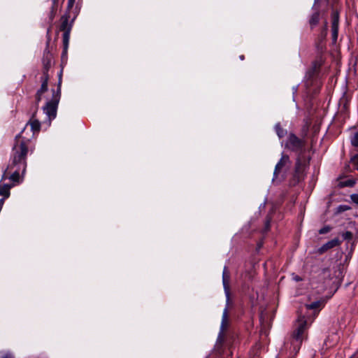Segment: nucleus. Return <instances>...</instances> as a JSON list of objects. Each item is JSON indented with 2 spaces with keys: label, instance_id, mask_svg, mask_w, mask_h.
<instances>
[{
  "label": "nucleus",
  "instance_id": "6ab92c4d",
  "mask_svg": "<svg viewBox=\"0 0 358 358\" xmlns=\"http://www.w3.org/2000/svg\"><path fill=\"white\" fill-rule=\"evenodd\" d=\"M322 306V302L320 301H314L310 304H306V307L309 310H320Z\"/></svg>",
  "mask_w": 358,
  "mask_h": 358
},
{
  "label": "nucleus",
  "instance_id": "c9c22d12",
  "mask_svg": "<svg viewBox=\"0 0 358 358\" xmlns=\"http://www.w3.org/2000/svg\"><path fill=\"white\" fill-rule=\"evenodd\" d=\"M294 280H296V281H300L301 279L300 277L296 276V277L294 278Z\"/></svg>",
  "mask_w": 358,
  "mask_h": 358
},
{
  "label": "nucleus",
  "instance_id": "a878e982",
  "mask_svg": "<svg viewBox=\"0 0 358 358\" xmlns=\"http://www.w3.org/2000/svg\"><path fill=\"white\" fill-rule=\"evenodd\" d=\"M351 162L354 165L355 168L358 171V154L355 155L352 159Z\"/></svg>",
  "mask_w": 358,
  "mask_h": 358
},
{
  "label": "nucleus",
  "instance_id": "393cba45",
  "mask_svg": "<svg viewBox=\"0 0 358 358\" xmlns=\"http://www.w3.org/2000/svg\"><path fill=\"white\" fill-rule=\"evenodd\" d=\"M350 209V207L348 205H340L337 207L336 212L338 213L347 211Z\"/></svg>",
  "mask_w": 358,
  "mask_h": 358
},
{
  "label": "nucleus",
  "instance_id": "7ed1b4c3",
  "mask_svg": "<svg viewBox=\"0 0 358 358\" xmlns=\"http://www.w3.org/2000/svg\"><path fill=\"white\" fill-rule=\"evenodd\" d=\"M62 76V71H61L59 74V80L57 90H52L51 99L48 100L45 103V106L42 108L50 122L57 116V108L61 98Z\"/></svg>",
  "mask_w": 358,
  "mask_h": 358
},
{
  "label": "nucleus",
  "instance_id": "c756f323",
  "mask_svg": "<svg viewBox=\"0 0 358 358\" xmlns=\"http://www.w3.org/2000/svg\"><path fill=\"white\" fill-rule=\"evenodd\" d=\"M351 199L354 203L358 204V194H352Z\"/></svg>",
  "mask_w": 358,
  "mask_h": 358
},
{
  "label": "nucleus",
  "instance_id": "b1692460",
  "mask_svg": "<svg viewBox=\"0 0 358 358\" xmlns=\"http://www.w3.org/2000/svg\"><path fill=\"white\" fill-rule=\"evenodd\" d=\"M350 141L354 147H358V131L351 137Z\"/></svg>",
  "mask_w": 358,
  "mask_h": 358
},
{
  "label": "nucleus",
  "instance_id": "58836bf2",
  "mask_svg": "<svg viewBox=\"0 0 358 358\" xmlns=\"http://www.w3.org/2000/svg\"><path fill=\"white\" fill-rule=\"evenodd\" d=\"M68 1L74 3L76 0H68Z\"/></svg>",
  "mask_w": 358,
  "mask_h": 358
},
{
  "label": "nucleus",
  "instance_id": "2f4dec72",
  "mask_svg": "<svg viewBox=\"0 0 358 358\" xmlns=\"http://www.w3.org/2000/svg\"><path fill=\"white\" fill-rule=\"evenodd\" d=\"M5 199L2 198L0 199V210H1L3 203H4Z\"/></svg>",
  "mask_w": 358,
  "mask_h": 358
},
{
  "label": "nucleus",
  "instance_id": "2eb2a0df",
  "mask_svg": "<svg viewBox=\"0 0 358 358\" xmlns=\"http://www.w3.org/2000/svg\"><path fill=\"white\" fill-rule=\"evenodd\" d=\"M43 94L38 93L36 92L35 94V103L31 107V110H33V115L35 116L39 107V103L42 99Z\"/></svg>",
  "mask_w": 358,
  "mask_h": 358
},
{
  "label": "nucleus",
  "instance_id": "cd10ccee",
  "mask_svg": "<svg viewBox=\"0 0 358 358\" xmlns=\"http://www.w3.org/2000/svg\"><path fill=\"white\" fill-rule=\"evenodd\" d=\"M331 227H329V226H326V227H322V229H320L319 231V233L320 234H327L328 232H329L331 231Z\"/></svg>",
  "mask_w": 358,
  "mask_h": 358
},
{
  "label": "nucleus",
  "instance_id": "f704fd0d",
  "mask_svg": "<svg viewBox=\"0 0 358 358\" xmlns=\"http://www.w3.org/2000/svg\"><path fill=\"white\" fill-rule=\"evenodd\" d=\"M321 0H315V3L314 4L315 5H318L319 4V2ZM327 1H328L329 0H326Z\"/></svg>",
  "mask_w": 358,
  "mask_h": 358
},
{
  "label": "nucleus",
  "instance_id": "20e7f679",
  "mask_svg": "<svg viewBox=\"0 0 358 358\" xmlns=\"http://www.w3.org/2000/svg\"><path fill=\"white\" fill-rule=\"evenodd\" d=\"M308 329V323L303 317H300L296 324L295 329L292 334V345L294 350L296 352L299 350L303 338H305V333Z\"/></svg>",
  "mask_w": 358,
  "mask_h": 358
},
{
  "label": "nucleus",
  "instance_id": "7c9ffc66",
  "mask_svg": "<svg viewBox=\"0 0 358 358\" xmlns=\"http://www.w3.org/2000/svg\"><path fill=\"white\" fill-rule=\"evenodd\" d=\"M74 3L68 1L67 3V11L66 13H69L71 9L73 8Z\"/></svg>",
  "mask_w": 358,
  "mask_h": 358
},
{
  "label": "nucleus",
  "instance_id": "4be33fe9",
  "mask_svg": "<svg viewBox=\"0 0 358 358\" xmlns=\"http://www.w3.org/2000/svg\"><path fill=\"white\" fill-rule=\"evenodd\" d=\"M0 358H15V355L10 351H0Z\"/></svg>",
  "mask_w": 358,
  "mask_h": 358
},
{
  "label": "nucleus",
  "instance_id": "f3484780",
  "mask_svg": "<svg viewBox=\"0 0 358 358\" xmlns=\"http://www.w3.org/2000/svg\"><path fill=\"white\" fill-rule=\"evenodd\" d=\"M58 2H59V0H52L51 10H50V20L51 21L54 19V17L56 15V11H57V6H58Z\"/></svg>",
  "mask_w": 358,
  "mask_h": 358
},
{
  "label": "nucleus",
  "instance_id": "4c0bfd02",
  "mask_svg": "<svg viewBox=\"0 0 358 358\" xmlns=\"http://www.w3.org/2000/svg\"><path fill=\"white\" fill-rule=\"evenodd\" d=\"M324 273H329V270L327 268L324 269Z\"/></svg>",
  "mask_w": 358,
  "mask_h": 358
},
{
  "label": "nucleus",
  "instance_id": "c85d7f7f",
  "mask_svg": "<svg viewBox=\"0 0 358 358\" xmlns=\"http://www.w3.org/2000/svg\"><path fill=\"white\" fill-rule=\"evenodd\" d=\"M48 86L41 84V87L37 90V92L43 94L45 92H46L48 91Z\"/></svg>",
  "mask_w": 358,
  "mask_h": 358
},
{
  "label": "nucleus",
  "instance_id": "0eeeda50",
  "mask_svg": "<svg viewBox=\"0 0 358 358\" xmlns=\"http://www.w3.org/2000/svg\"><path fill=\"white\" fill-rule=\"evenodd\" d=\"M312 10V13L310 14L308 18V23L310 30L314 29L319 24L322 19L326 20L324 17L325 13L320 11L319 5L313 4Z\"/></svg>",
  "mask_w": 358,
  "mask_h": 358
},
{
  "label": "nucleus",
  "instance_id": "e433bc0d",
  "mask_svg": "<svg viewBox=\"0 0 358 358\" xmlns=\"http://www.w3.org/2000/svg\"><path fill=\"white\" fill-rule=\"evenodd\" d=\"M244 58H245V57H244V55H241V56H240V59H241V60H243V59H244Z\"/></svg>",
  "mask_w": 358,
  "mask_h": 358
},
{
  "label": "nucleus",
  "instance_id": "a19ab883",
  "mask_svg": "<svg viewBox=\"0 0 358 358\" xmlns=\"http://www.w3.org/2000/svg\"><path fill=\"white\" fill-rule=\"evenodd\" d=\"M309 161H310V158H308V160H307V163L308 164L309 163Z\"/></svg>",
  "mask_w": 358,
  "mask_h": 358
},
{
  "label": "nucleus",
  "instance_id": "72a5a7b5",
  "mask_svg": "<svg viewBox=\"0 0 358 358\" xmlns=\"http://www.w3.org/2000/svg\"><path fill=\"white\" fill-rule=\"evenodd\" d=\"M221 340H222V338H221V333H220V336H219V337H218V338H217V346H218V345H219V343H219V342H220V341H221Z\"/></svg>",
  "mask_w": 358,
  "mask_h": 358
},
{
  "label": "nucleus",
  "instance_id": "1a4fd4ad",
  "mask_svg": "<svg viewBox=\"0 0 358 358\" xmlns=\"http://www.w3.org/2000/svg\"><path fill=\"white\" fill-rule=\"evenodd\" d=\"M52 59V55L50 52L46 48L43 52V72L48 73V71L51 66V62Z\"/></svg>",
  "mask_w": 358,
  "mask_h": 358
},
{
  "label": "nucleus",
  "instance_id": "bb28decb",
  "mask_svg": "<svg viewBox=\"0 0 358 358\" xmlns=\"http://www.w3.org/2000/svg\"><path fill=\"white\" fill-rule=\"evenodd\" d=\"M342 236L345 240H351L352 238V233L350 231H346L342 234Z\"/></svg>",
  "mask_w": 358,
  "mask_h": 358
},
{
  "label": "nucleus",
  "instance_id": "412c9836",
  "mask_svg": "<svg viewBox=\"0 0 358 358\" xmlns=\"http://www.w3.org/2000/svg\"><path fill=\"white\" fill-rule=\"evenodd\" d=\"M49 74L47 72H43V75L41 77V82L42 85L48 86Z\"/></svg>",
  "mask_w": 358,
  "mask_h": 358
},
{
  "label": "nucleus",
  "instance_id": "423d86ee",
  "mask_svg": "<svg viewBox=\"0 0 358 358\" xmlns=\"http://www.w3.org/2000/svg\"><path fill=\"white\" fill-rule=\"evenodd\" d=\"M290 164L289 157L287 155H282V157L275 166L273 181H281L285 178V175L287 165Z\"/></svg>",
  "mask_w": 358,
  "mask_h": 358
},
{
  "label": "nucleus",
  "instance_id": "9b49d317",
  "mask_svg": "<svg viewBox=\"0 0 358 358\" xmlns=\"http://www.w3.org/2000/svg\"><path fill=\"white\" fill-rule=\"evenodd\" d=\"M341 243V241L339 240V238H335L328 241L327 243H324L323 245H322L319 248L318 251L320 254H322V253L328 251L329 250L339 245Z\"/></svg>",
  "mask_w": 358,
  "mask_h": 358
},
{
  "label": "nucleus",
  "instance_id": "4468645a",
  "mask_svg": "<svg viewBox=\"0 0 358 358\" xmlns=\"http://www.w3.org/2000/svg\"><path fill=\"white\" fill-rule=\"evenodd\" d=\"M36 115L34 116L33 114L31 115V119L27 122V125H30V128L31 131L33 132V135L36 132H38L41 129V123L40 122L35 118Z\"/></svg>",
  "mask_w": 358,
  "mask_h": 358
},
{
  "label": "nucleus",
  "instance_id": "dca6fc26",
  "mask_svg": "<svg viewBox=\"0 0 358 358\" xmlns=\"http://www.w3.org/2000/svg\"><path fill=\"white\" fill-rule=\"evenodd\" d=\"M327 31H328V22H327V20H324V24L322 26V28L321 29L320 34V40L321 42L325 39V38L327 35Z\"/></svg>",
  "mask_w": 358,
  "mask_h": 358
},
{
  "label": "nucleus",
  "instance_id": "5701e85b",
  "mask_svg": "<svg viewBox=\"0 0 358 358\" xmlns=\"http://www.w3.org/2000/svg\"><path fill=\"white\" fill-rule=\"evenodd\" d=\"M355 181L352 180H346L340 182L341 187H352L355 185Z\"/></svg>",
  "mask_w": 358,
  "mask_h": 358
},
{
  "label": "nucleus",
  "instance_id": "39448f33",
  "mask_svg": "<svg viewBox=\"0 0 358 358\" xmlns=\"http://www.w3.org/2000/svg\"><path fill=\"white\" fill-rule=\"evenodd\" d=\"M70 18V13H65L64 15L61 17L60 21L61 24L59 26V31H63V45H64V50L62 52V56L66 55L67 49L69 43L70 38V33L72 29V21L69 23V20Z\"/></svg>",
  "mask_w": 358,
  "mask_h": 358
},
{
  "label": "nucleus",
  "instance_id": "f03ea898",
  "mask_svg": "<svg viewBox=\"0 0 358 358\" xmlns=\"http://www.w3.org/2000/svg\"><path fill=\"white\" fill-rule=\"evenodd\" d=\"M285 148L297 155L295 164V172L299 173L301 171L302 167L306 163L303 159V155L306 151V141L299 138L295 134L291 133L287 137Z\"/></svg>",
  "mask_w": 358,
  "mask_h": 358
},
{
  "label": "nucleus",
  "instance_id": "aec40b11",
  "mask_svg": "<svg viewBox=\"0 0 358 358\" xmlns=\"http://www.w3.org/2000/svg\"><path fill=\"white\" fill-rule=\"evenodd\" d=\"M227 324H228L227 308H225L223 311V314H222L221 330L223 331L227 327Z\"/></svg>",
  "mask_w": 358,
  "mask_h": 358
},
{
  "label": "nucleus",
  "instance_id": "6e6552de",
  "mask_svg": "<svg viewBox=\"0 0 358 358\" xmlns=\"http://www.w3.org/2000/svg\"><path fill=\"white\" fill-rule=\"evenodd\" d=\"M339 13L337 9L333 8L331 11V32L332 40L336 42L338 34Z\"/></svg>",
  "mask_w": 358,
  "mask_h": 358
},
{
  "label": "nucleus",
  "instance_id": "a211bd4d",
  "mask_svg": "<svg viewBox=\"0 0 358 358\" xmlns=\"http://www.w3.org/2000/svg\"><path fill=\"white\" fill-rule=\"evenodd\" d=\"M275 130L279 138H282L287 134V131L281 127L280 123L278 122L275 125Z\"/></svg>",
  "mask_w": 358,
  "mask_h": 358
},
{
  "label": "nucleus",
  "instance_id": "f257e3e1",
  "mask_svg": "<svg viewBox=\"0 0 358 358\" xmlns=\"http://www.w3.org/2000/svg\"><path fill=\"white\" fill-rule=\"evenodd\" d=\"M24 130L25 128L15 138L10 162L3 173L1 183L6 179H9L14 183H19L20 173L23 176L26 171L27 155L29 151L32 152L33 149L31 147L30 140L22 135Z\"/></svg>",
  "mask_w": 358,
  "mask_h": 358
},
{
  "label": "nucleus",
  "instance_id": "ea45409f",
  "mask_svg": "<svg viewBox=\"0 0 358 358\" xmlns=\"http://www.w3.org/2000/svg\"><path fill=\"white\" fill-rule=\"evenodd\" d=\"M268 227H269V223L268 222V223L266 224V227L268 228Z\"/></svg>",
  "mask_w": 358,
  "mask_h": 358
},
{
  "label": "nucleus",
  "instance_id": "9d476101",
  "mask_svg": "<svg viewBox=\"0 0 358 358\" xmlns=\"http://www.w3.org/2000/svg\"><path fill=\"white\" fill-rule=\"evenodd\" d=\"M229 280H230V274L228 271V268L224 266L222 273V283L224 286V292L226 294L227 299L229 298Z\"/></svg>",
  "mask_w": 358,
  "mask_h": 358
},
{
  "label": "nucleus",
  "instance_id": "f8f14e48",
  "mask_svg": "<svg viewBox=\"0 0 358 358\" xmlns=\"http://www.w3.org/2000/svg\"><path fill=\"white\" fill-rule=\"evenodd\" d=\"M321 65V61H315L313 63L312 67L307 72L306 77H308V79L313 78L318 73Z\"/></svg>",
  "mask_w": 358,
  "mask_h": 358
},
{
  "label": "nucleus",
  "instance_id": "473e14b6",
  "mask_svg": "<svg viewBox=\"0 0 358 358\" xmlns=\"http://www.w3.org/2000/svg\"><path fill=\"white\" fill-rule=\"evenodd\" d=\"M297 89H298V87H297V86H294V87H293L292 90H293V94H294L295 93H296V92H297Z\"/></svg>",
  "mask_w": 358,
  "mask_h": 358
},
{
  "label": "nucleus",
  "instance_id": "ddd939ff",
  "mask_svg": "<svg viewBox=\"0 0 358 358\" xmlns=\"http://www.w3.org/2000/svg\"><path fill=\"white\" fill-rule=\"evenodd\" d=\"M15 183L14 182L11 184L0 182V195L4 199L8 198L10 194V189L15 185Z\"/></svg>",
  "mask_w": 358,
  "mask_h": 358
}]
</instances>
